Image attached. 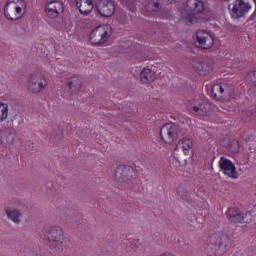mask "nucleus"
I'll use <instances>...</instances> for the list:
<instances>
[{"instance_id": "obj_1", "label": "nucleus", "mask_w": 256, "mask_h": 256, "mask_svg": "<svg viewBox=\"0 0 256 256\" xmlns=\"http://www.w3.org/2000/svg\"><path fill=\"white\" fill-rule=\"evenodd\" d=\"M229 245H231L229 235L223 231H217L208 237L205 250L209 256H214L217 255V251H227Z\"/></svg>"}, {"instance_id": "obj_2", "label": "nucleus", "mask_w": 256, "mask_h": 256, "mask_svg": "<svg viewBox=\"0 0 256 256\" xmlns=\"http://www.w3.org/2000/svg\"><path fill=\"white\" fill-rule=\"evenodd\" d=\"M27 3L24 0H8L4 7V15L9 21H17L25 15Z\"/></svg>"}, {"instance_id": "obj_3", "label": "nucleus", "mask_w": 256, "mask_h": 256, "mask_svg": "<svg viewBox=\"0 0 256 256\" xmlns=\"http://www.w3.org/2000/svg\"><path fill=\"white\" fill-rule=\"evenodd\" d=\"M186 11L189 13L183 17L185 25L199 23V15L205 11V4L201 0H187Z\"/></svg>"}, {"instance_id": "obj_4", "label": "nucleus", "mask_w": 256, "mask_h": 256, "mask_svg": "<svg viewBox=\"0 0 256 256\" xmlns=\"http://www.w3.org/2000/svg\"><path fill=\"white\" fill-rule=\"evenodd\" d=\"M111 33V27L108 24L100 25L91 31L89 35L90 43L92 45H101L111 37Z\"/></svg>"}, {"instance_id": "obj_5", "label": "nucleus", "mask_w": 256, "mask_h": 256, "mask_svg": "<svg viewBox=\"0 0 256 256\" xmlns=\"http://www.w3.org/2000/svg\"><path fill=\"white\" fill-rule=\"evenodd\" d=\"M47 85V78H45V75L41 72L32 73L28 80V89L31 93H41Z\"/></svg>"}, {"instance_id": "obj_6", "label": "nucleus", "mask_w": 256, "mask_h": 256, "mask_svg": "<svg viewBox=\"0 0 256 256\" xmlns=\"http://www.w3.org/2000/svg\"><path fill=\"white\" fill-rule=\"evenodd\" d=\"M226 217L230 223H234L235 225L241 223H251V212H246L245 214L241 212V210L237 208H228L226 211Z\"/></svg>"}, {"instance_id": "obj_7", "label": "nucleus", "mask_w": 256, "mask_h": 256, "mask_svg": "<svg viewBox=\"0 0 256 256\" xmlns=\"http://www.w3.org/2000/svg\"><path fill=\"white\" fill-rule=\"evenodd\" d=\"M187 107L194 115H199L200 117L209 115V110L211 109V105L208 102L195 99L189 100Z\"/></svg>"}, {"instance_id": "obj_8", "label": "nucleus", "mask_w": 256, "mask_h": 256, "mask_svg": "<svg viewBox=\"0 0 256 256\" xmlns=\"http://www.w3.org/2000/svg\"><path fill=\"white\" fill-rule=\"evenodd\" d=\"M219 167L226 177L230 179H239V172H237V167H235V163L229 160L227 157L222 156L219 160Z\"/></svg>"}, {"instance_id": "obj_9", "label": "nucleus", "mask_w": 256, "mask_h": 256, "mask_svg": "<svg viewBox=\"0 0 256 256\" xmlns=\"http://www.w3.org/2000/svg\"><path fill=\"white\" fill-rule=\"evenodd\" d=\"M195 45L200 49H211L215 45V39H213V36L209 32L198 30L196 32Z\"/></svg>"}, {"instance_id": "obj_10", "label": "nucleus", "mask_w": 256, "mask_h": 256, "mask_svg": "<svg viewBox=\"0 0 256 256\" xmlns=\"http://www.w3.org/2000/svg\"><path fill=\"white\" fill-rule=\"evenodd\" d=\"M251 9V4L243 1V0H236L230 8V15L232 19H241V17H245L249 10Z\"/></svg>"}, {"instance_id": "obj_11", "label": "nucleus", "mask_w": 256, "mask_h": 256, "mask_svg": "<svg viewBox=\"0 0 256 256\" xmlns=\"http://www.w3.org/2000/svg\"><path fill=\"white\" fill-rule=\"evenodd\" d=\"M176 133L177 126L175 124L168 123L160 129V137L166 145H171L175 141V137H177Z\"/></svg>"}, {"instance_id": "obj_12", "label": "nucleus", "mask_w": 256, "mask_h": 256, "mask_svg": "<svg viewBox=\"0 0 256 256\" xmlns=\"http://www.w3.org/2000/svg\"><path fill=\"white\" fill-rule=\"evenodd\" d=\"M115 9V1L113 0H100L97 4V11L102 17H113Z\"/></svg>"}, {"instance_id": "obj_13", "label": "nucleus", "mask_w": 256, "mask_h": 256, "mask_svg": "<svg viewBox=\"0 0 256 256\" xmlns=\"http://www.w3.org/2000/svg\"><path fill=\"white\" fill-rule=\"evenodd\" d=\"M64 11L63 2L59 0H52L48 2L45 6V13L48 17H59Z\"/></svg>"}, {"instance_id": "obj_14", "label": "nucleus", "mask_w": 256, "mask_h": 256, "mask_svg": "<svg viewBox=\"0 0 256 256\" xmlns=\"http://www.w3.org/2000/svg\"><path fill=\"white\" fill-rule=\"evenodd\" d=\"M194 69L198 75H208L213 71V64L207 59H199L193 64Z\"/></svg>"}, {"instance_id": "obj_15", "label": "nucleus", "mask_w": 256, "mask_h": 256, "mask_svg": "<svg viewBox=\"0 0 256 256\" xmlns=\"http://www.w3.org/2000/svg\"><path fill=\"white\" fill-rule=\"evenodd\" d=\"M76 7L81 15H89L93 11V0H76Z\"/></svg>"}, {"instance_id": "obj_16", "label": "nucleus", "mask_w": 256, "mask_h": 256, "mask_svg": "<svg viewBox=\"0 0 256 256\" xmlns=\"http://www.w3.org/2000/svg\"><path fill=\"white\" fill-rule=\"evenodd\" d=\"M191 147H193V141L189 138H183L176 144L175 151H183L184 155H189Z\"/></svg>"}, {"instance_id": "obj_17", "label": "nucleus", "mask_w": 256, "mask_h": 256, "mask_svg": "<svg viewBox=\"0 0 256 256\" xmlns=\"http://www.w3.org/2000/svg\"><path fill=\"white\" fill-rule=\"evenodd\" d=\"M157 79L155 73L149 68L144 67L140 73V81L141 83H153Z\"/></svg>"}, {"instance_id": "obj_18", "label": "nucleus", "mask_w": 256, "mask_h": 256, "mask_svg": "<svg viewBox=\"0 0 256 256\" xmlns=\"http://www.w3.org/2000/svg\"><path fill=\"white\" fill-rule=\"evenodd\" d=\"M46 237L47 239H51L52 241H55V243H57L61 241V239H63V230L53 228L47 233Z\"/></svg>"}, {"instance_id": "obj_19", "label": "nucleus", "mask_w": 256, "mask_h": 256, "mask_svg": "<svg viewBox=\"0 0 256 256\" xmlns=\"http://www.w3.org/2000/svg\"><path fill=\"white\" fill-rule=\"evenodd\" d=\"M145 11L147 15H157V11H159V3L153 2V0L148 1L145 4Z\"/></svg>"}, {"instance_id": "obj_20", "label": "nucleus", "mask_w": 256, "mask_h": 256, "mask_svg": "<svg viewBox=\"0 0 256 256\" xmlns=\"http://www.w3.org/2000/svg\"><path fill=\"white\" fill-rule=\"evenodd\" d=\"M68 87L72 93L79 91L81 89V80L78 77H72L70 81H68Z\"/></svg>"}, {"instance_id": "obj_21", "label": "nucleus", "mask_w": 256, "mask_h": 256, "mask_svg": "<svg viewBox=\"0 0 256 256\" xmlns=\"http://www.w3.org/2000/svg\"><path fill=\"white\" fill-rule=\"evenodd\" d=\"M223 93H225V88L221 84H214L212 86V96L214 99H217V97H223Z\"/></svg>"}, {"instance_id": "obj_22", "label": "nucleus", "mask_w": 256, "mask_h": 256, "mask_svg": "<svg viewBox=\"0 0 256 256\" xmlns=\"http://www.w3.org/2000/svg\"><path fill=\"white\" fill-rule=\"evenodd\" d=\"M9 117V105L0 102V123Z\"/></svg>"}, {"instance_id": "obj_23", "label": "nucleus", "mask_w": 256, "mask_h": 256, "mask_svg": "<svg viewBox=\"0 0 256 256\" xmlns=\"http://www.w3.org/2000/svg\"><path fill=\"white\" fill-rule=\"evenodd\" d=\"M6 214L14 223H19V217H21L20 211L7 209Z\"/></svg>"}, {"instance_id": "obj_24", "label": "nucleus", "mask_w": 256, "mask_h": 256, "mask_svg": "<svg viewBox=\"0 0 256 256\" xmlns=\"http://www.w3.org/2000/svg\"><path fill=\"white\" fill-rule=\"evenodd\" d=\"M128 241H129V247H131V249H135L137 247H139V241L138 240H132L131 241V238H128Z\"/></svg>"}, {"instance_id": "obj_25", "label": "nucleus", "mask_w": 256, "mask_h": 256, "mask_svg": "<svg viewBox=\"0 0 256 256\" xmlns=\"http://www.w3.org/2000/svg\"><path fill=\"white\" fill-rule=\"evenodd\" d=\"M131 171V168L129 166H121L117 169V173H119V171Z\"/></svg>"}, {"instance_id": "obj_26", "label": "nucleus", "mask_w": 256, "mask_h": 256, "mask_svg": "<svg viewBox=\"0 0 256 256\" xmlns=\"http://www.w3.org/2000/svg\"><path fill=\"white\" fill-rule=\"evenodd\" d=\"M14 140H15V138H13V135L9 134L7 136V143H8V145H11V143H13Z\"/></svg>"}, {"instance_id": "obj_27", "label": "nucleus", "mask_w": 256, "mask_h": 256, "mask_svg": "<svg viewBox=\"0 0 256 256\" xmlns=\"http://www.w3.org/2000/svg\"><path fill=\"white\" fill-rule=\"evenodd\" d=\"M233 145H236V148L232 149L233 153H237V151H239V142L238 141H234L232 142Z\"/></svg>"}, {"instance_id": "obj_28", "label": "nucleus", "mask_w": 256, "mask_h": 256, "mask_svg": "<svg viewBox=\"0 0 256 256\" xmlns=\"http://www.w3.org/2000/svg\"><path fill=\"white\" fill-rule=\"evenodd\" d=\"M124 5H129L133 0H121Z\"/></svg>"}, {"instance_id": "obj_29", "label": "nucleus", "mask_w": 256, "mask_h": 256, "mask_svg": "<svg viewBox=\"0 0 256 256\" xmlns=\"http://www.w3.org/2000/svg\"><path fill=\"white\" fill-rule=\"evenodd\" d=\"M252 75H253V77H254V83L256 84V70H254V71L252 72Z\"/></svg>"}, {"instance_id": "obj_30", "label": "nucleus", "mask_w": 256, "mask_h": 256, "mask_svg": "<svg viewBox=\"0 0 256 256\" xmlns=\"http://www.w3.org/2000/svg\"><path fill=\"white\" fill-rule=\"evenodd\" d=\"M160 256H175V255H173V254H171V253H165V254H162V255H160Z\"/></svg>"}, {"instance_id": "obj_31", "label": "nucleus", "mask_w": 256, "mask_h": 256, "mask_svg": "<svg viewBox=\"0 0 256 256\" xmlns=\"http://www.w3.org/2000/svg\"><path fill=\"white\" fill-rule=\"evenodd\" d=\"M248 115L249 116L254 115V112H248Z\"/></svg>"}, {"instance_id": "obj_32", "label": "nucleus", "mask_w": 256, "mask_h": 256, "mask_svg": "<svg viewBox=\"0 0 256 256\" xmlns=\"http://www.w3.org/2000/svg\"><path fill=\"white\" fill-rule=\"evenodd\" d=\"M172 1H174V3H177L178 0H172Z\"/></svg>"}, {"instance_id": "obj_33", "label": "nucleus", "mask_w": 256, "mask_h": 256, "mask_svg": "<svg viewBox=\"0 0 256 256\" xmlns=\"http://www.w3.org/2000/svg\"><path fill=\"white\" fill-rule=\"evenodd\" d=\"M253 15H254V17H256V12Z\"/></svg>"}, {"instance_id": "obj_34", "label": "nucleus", "mask_w": 256, "mask_h": 256, "mask_svg": "<svg viewBox=\"0 0 256 256\" xmlns=\"http://www.w3.org/2000/svg\"><path fill=\"white\" fill-rule=\"evenodd\" d=\"M255 113H256V111H255Z\"/></svg>"}]
</instances>
